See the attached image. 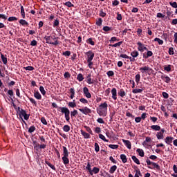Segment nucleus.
Returning a JSON list of instances; mask_svg holds the SVG:
<instances>
[{
  "mask_svg": "<svg viewBox=\"0 0 177 177\" xmlns=\"http://www.w3.org/2000/svg\"><path fill=\"white\" fill-rule=\"evenodd\" d=\"M121 45H122V41H119L115 44H109V46H111L112 48H118V46H121Z\"/></svg>",
  "mask_w": 177,
  "mask_h": 177,
  "instance_id": "obj_24",
  "label": "nucleus"
},
{
  "mask_svg": "<svg viewBox=\"0 0 177 177\" xmlns=\"http://www.w3.org/2000/svg\"><path fill=\"white\" fill-rule=\"evenodd\" d=\"M122 142L124 145L127 147V149H132V144H131V141L127 140H122Z\"/></svg>",
  "mask_w": 177,
  "mask_h": 177,
  "instance_id": "obj_12",
  "label": "nucleus"
},
{
  "mask_svg": "<svg viewBox=\"0 0 177 177\" xmlns=\"http://www.w3.org/2000/svg\"><path fill=\"white\" fill-rule=\"evenodd\" d=\"M79 111H80V112L82 113V114H84L85 115H87V114H91V113H92L91 109L86 106L84 107L83 109H79Z\"/></svg>",
  "mask_w": 177,
  "mask_h": 177,
  "instance_id": "obj_9",
  "label": "nucleus"
},
{
  "mask_svg": "<svg viewBox=\"0 0 177 177\" xmlns=\"http://www.w3.org/2000/svg\"><path fill=\"white\" fill-rule=\"evenodd\" d=\"M69 92L71 93V95H70L71 99L75 97V90L74 89V88H71L69 90Z\"/></svg>",
  "mask_w": 177,
  "mask_h": 177,
  "instance_id": "obj_18",
  "label": "nucleus"
},
{
  "mask_svg": "<svg viewBox=\"0 0 177 177\" xmlns=\"http://www.w3.org/2000/svg\"><path fill=\"white\" fill-rule=\"evenodd\" d=\"M34 131H35V127L34 126H31L29 129L28 132H29V133H32V132H34Z\"/></svg>",
  "mask_w": 177,
  "mask_h": 177,
  "instance_id": "obj_57",
  "label": "nucleus"
},
{
  "mask_svg": "<svg viewBox=\"0 0 177 177\" xmlns=\"http://www.w3.org/2000/svg\"><path fill=\"white\" fill-rule=\"evenodd\" d=\"M100 150V147H99V144H97V142H95V151L96 153H99Z\"/></svg>",
  "mask_w": 177,
  "mask_h": 177,
  "instance_id": "obj_47",
  "label": "nucleus"
},
{
  "mask_svg": "<svg viewBox=\"0 0 177 177\" xmlns=\"http://www.w3.org/2000/svg\"><path fill=\"white\" fill-rule=\"evenodd\" d=\"M39 91H40L41 95H43V96H45V95H46V91H45V88H44V86H40Z\"/></svg>",
  "mask_w": 177,
  "mask_h": 177,
  "instance_id": "obj_37",
  "label": "nucleus"
},
{
  "mask_svg": "<svg viewBox=\"0 0 177 177\" xmlns=\"http://www.w3.org/2000/svg\"><path fill=\"white\" fill-rule=\"evenodd\" d=\"M19 23L21 24V26H28V22L24 19H21Z\"/></svg>",
  "mask_w": 177,
  "mask_h": 177,
  "instance_id": "obj_49",
  "label": "nucleus"
},
{
  "mask_svg": "<svg viewBox=\"0 0 177 177\" xmlns=\"http://www.w3.org/2000/svg\"><path fill=\"white\" fill-rule=\"evenodd\" d=\"M58 111H61L64 114L65 120L67 122H70V109L67 107H58Z\"/></svg>",
  "mask_w": 177,
  "mask_h": 177,
  "instance_id": "obj_3",
  "label": "nucleus"
},
{
  "mask_svg": "<svg viewBox=\"0 0 177 177\" xmlns=\"http://www.w3.org/2000/svg\"><path fill=\"white\" fill-rule=\"evenodd\" d=\"M151 129L153 131H160V129H161V127L159 125H152L151 126Z\"/></svg>",
  "mask_w": 177,
  "mask_h": 177,
  "instance_id": "obj_33",
  "label": "nucleus"
},
{
  "mask_svg": "<svg viewBox=\"0 0 177 177\" xmlns=\"http://www.w3.org/2000/svg\"><path fill=\"white\" fill-rule=\"evenodd\" d=\"M108 77H113L114 75V72L113 71H109L106 73Z\"/></svg>",
  "mask_w": 177,
  "mask_h": 177,
  "instance_id": "obj_63",
  "label": "nucleus"
},
{
  "mask_svg": "<svg viewBox=\"0 0 177 177\" xmlns=\"http://www.w3.org/2000/svg\"><path fill=\"white\" fill-rule=\"evenodd\" d=\"M160 78L164 81V82H166V84H169V82H171V77L165 75H161Z\"/></svg>",
  "mask_w": 177,
  "mask_h": 177,
  "instance_id": "obj_11",
  "label": "nucleus"
},
{
  "mask_svg": "<svg viewBox=\"0 0 177 177\" xmlns=\"http://www.w3.org/2000/svg\"><path fill=\"white\" fill-rule=\"evenodd\" d=\"M117 171V165H113L110 168L109 173L114 174Z\"/></svg>",
  "mask_w": 177,
  "mask_h": 177,
  "instance_id": "obj_34",
  "label": "nucleus"
},
{
  "mask_svg": "<svg viewBox=\"0 0 177 177\" xmlns=\"http://www.w3.org/2000/svg\"><path fill=\"white\" fill-rule=\"evenodd\" d=\"M24 68L26 70V71H32V70H34V68L31 66L24 67Z\"/></svg>",
  "mask_w": 177,
  "mask_h": 177,
  "instance_id": "obj_60",
  "label": "nucleus"
},
{
  "mask_svg": "<svg viewBox=\"0 0 177 177\" xmlns=\"http://www.w3.org/2000/svg\"><path fill=\"white\" fill-rule=\"evenodd\" d=\"M133 93H142L143 92V89L142 88H136L132 91Z\"/></svg>",
  "mask_w": 177,
  "mask_h": 177,
  "instance_id": "obj_41",
  "label": "nucleus"
},
{
  "mask_svg": "<svg viewBox=\"0 0 177 177\" xmlns=\"http://www.w3.org/2000/svg\"><path fill=\"white\" fill-rule=\"evenodd\" d=\"M102 30L105 31V32H108V31H111L112 28L110 26H104Z\"/></svg>",
  "mask_w": 177,
  "mask_h": 177,
  "instance_id": "obj_46",
  "label": "nucleus"
},
{
  "mask_svg": "<svg viewBox=\"0 0 177 177\" xmlns=\"http://www.w3.org/2000/svg\"><path fill=\"white\" fill-rule=\"evenodd\" d=\"M80 132L84 139H91V135L89 133L85 132L84 130H80Z\"/></svg>",
  "mask_w": 177,
  "mask_h": 177,
  "instance_id": "obj_14",
  "label": "nucleus"
},
{
  "mask_svg": "<svg viewBox=\"0 0 177 177\" xmlns=\"http://www.w3.org/2000/svg\"><path fill=\"white\" fill-rule=\"evenodd\" d=\"M21 14L23 19H25L26 12H24V7L23 6H21Z\"/></svg>",
  "mask_w": 177,
  "mask_h": 177,
  "instance_id": "obj_42",
  "label": "nucleus"
},
{
  "mask_svg": "<svg viewBox=\"0 0 177 177\" xmlns=\"http://www.w3.org/2000/svg\"><path fill=\"white\" fill-rule=\"evenodd\" d=\"M1 58L3 63V64H8V58L3 55V54L1 53Z\"/></svg>",
  "mask_w": 177,
  "mask_h": 177,
  "instance_id": "obj_23",
  "label": "nucleus"
},
{
  "mask_svg": "<svg viewBox=\"0 0 177 177\" xmlns=\"http://www.w3.org/2000/svg\"><path fill=\"white\" fill-rule=\"evenodd\" d=\"M17 17H10L8 19V21H17Z\"/></svg>",
  "mask_w": 177,
  "mask_h": 177,
  "instance_id": "obj_55",
  "label": "nucleus"
},
{
  "mask_svg": "<svg viewBox=\"0 0 177 177\" xmlns=\"http://www.w3.org/2000/svg\"><path fill=\"white\" fill-rule=\"evenodd\" d=\"M156 138L158 140H160L161 139H164V134L159 131L156 133Z\"/></svg>",
  "mask_w": 177,
  "mask_h": 177,
  "instance_id": "obj_26",
  "label": "nucleus"
},
{
  "mask_svg": "<svg viewBox=\"0 0 177 177\" xmlns=\"http://www.w3.org/2000/svg\"><path fill=\"white\" fill-rule=\"evenodd\" d=\"M151 56H153V52L148 50L145 59H148V57H151Z\"/></svg>",
  "mask_w": 177,
  "mask_h": 177,
  "instance_id": "obj_56",
  "label": "nucleus"
},
{
  "mask_svg": "<svg viewBox=\"0 0 177 177\" xmlns=\"http://www.w3.org/2000/svg\"><path fill=\"white\" fill-rule=\"evenodd\" d=\"M107 102L101 103L97 109V113L100 117H106L107 115Z\"/></svg>",
  "mask_w": 177,
  "mask_h": 177,
  "instance_id": "obj_1",
  "label": "nucleus"
},
{
  "mask_svg": "<svg viewBox=\"0 0 177 177\" xmlns=\"http://www.w3.org/2000/svg\"><path fill=\"white\" fill-rule=\"evenodd\" d=\"M164 70L165 71H167V73H169V71H171V65H168L167 66H165Z\"/></svg>",
  "mask_w": 177,
  "mask_h": 177,
  "instance_id": "obj_61",
  "label": "nucleus"
},
{
  "mask_svg": "<svg viewBox=\"0 0 177 177\" xmlns=\"http://www.w3.org/2000/svg\"><path fill=\"white\" fill-rule=\"evenodd\" d=\"M63 157H62V161L64 165H67V164L70 163V160L68 159V150L67 149V147L63 146Z\"/></svg>",
  "mask_w": 177,
  "mask_h": 177,
  "instance_id": "obj_4",
  "label": "nucleus"
},
{
  "mask_svg": "<svg viewBox=\"0 0 177 177\" xmlns=\"http://www.w3.org/2000/svg\"><path fill=\"white\" fill-rule=\"evenodd\" d=\"M18 115L19 118H21V120H22L23 122H24V124H26V121L28 120V119L30 118V114H27V112L26 111V110L20 108V106H18ZM23 117L24 118V120H26V121H24V120H23Z\"/></svg>",
  "mask_w": 177,
  "mask_h": 177,
  "instance_id": "obj_2",
  "label": "nucleus"
},
{
  "mask_svg": "<svg viewBox=\"0 0 177 177\" xmlns=\"http://www.w3.org/2000/svg\"><path fill=\"white\" fill-rule=\"evenodd\" d=\"M131 57H134L135 59H136V57L139 56V52H138L137 50H133L131 53Z\"/></svg>",
  "mask_w": 177,
  "mask_h": 177,
  "instance_id": "obj_25",
  "label": "nucleus"
},
{
  "mask_svg": "<svg viewBox=\"0 0 177 177\" xmlns=\"http://www.w3.org/2000/svg\"><path fill=\"white\" fill-rule=\"evenodd\" d=\"M109 147L110 149H113V150H115V149H118V145H109Z\"/></svg>",
  "mask_w": 177,
  "mask_h": 177,
  "instance_id": "obj_58",
  "label": "nucleus"
},
{
  "mask_svg": "<svg viewBox=\"0 0 177 177\" xmlns=\"http://www.w3.org/2000/svg\"><path fill=\"white\" fill-rule=\"evenodd\" d=\"M111 93H112V99H113V100H117V88H113L111 89Z\"/></svg>",
  "mask_w": 177,
  "mask_h": 177,
  "instance_id": "obj_13",
  "label": "nucleus"
},
{
  "mask_svg": "<svg viewBox=\"0 0 177 177\" xmlns=\"http://www.w3.org/2000/svg\"><path fill=\"white\" fill-rule=\"evenodd\" d=\"M98 136L100 139H101L104 142H109V140L106 139V137L103 134H99Z\"/></svg>",
  "mask_w": 177,
  "mask_h": 177,
  "instance_id": "obj_45",
  "label": "nucleus"
},
{
  "mask_svg": "<svg viewBox=\"0 0 177 177\" xmlns=\"http://www.w3.org/2000/svg\"><path fill=\"white\" fill-rule=\"evenodd\" d=\"M87 64H88V67L92 70H95V68H93V62H92V60L90 61H87Z\"/></svg>",
  "mask_w": 177,
  "mask_h": 177,
  "instance_id": "obj_30",
  "label": "nucleus"
},
{
  "mask_svg": "<svg viewBox=\"0 0 177 177\" xmlns=\"http://www.w3.org/2000/svg\"><path fill=\"white\" fill-rule=\"evenodd\" d=\"M139 70L140 73L142 74H147V73H150V71H153V69L149 67V66L140 67Z\"/></svg>",
  "mask_w": 177,
  "mask_h": 177,
  "instance_id": "obj_7",
  "label": "nucleus"
},
{
  "mask_svg": "<svg viewBox=\"0 0 177 177\" xmlns=\"http://www.w3.org/2000/svg\"><path fill=\"white\" fill-rule=\"evenodd\" d=\"M138 45V50H139V52H145V50H148V49L147 48L146 46H145V44H142V42L138 41L137 43Z\"/></svg>",
  "mask_w": 177,
  "mask_h": 177,
  "instance_id": "obj_8",
  "label": "nucleus"
},
{
  "mask_svg": "<svg viewBox=\"0 0 177 177\" xmlns=\"http://www.w3.org/2000/svg\"><path fill=\"white\" fill-rule=\"evenodd\" d=\"M120 159L122 160L123 164H125L127 161H128V159L127 158V156H125V154H121Z\"/></svg>",
  "mask_w": 177,
  "mask_h": 177,
  "instance_id": "obj_28",
  "label": "nucleus"
},
{
  "mask_svg": "<svg viewBox=\"0 0 177 177\" xmlns=\"http://www.w3.org/2000/svg\"><path fill=\"white\" fill-rule=\"evenodd\" d=\"M84 55L86 56V62L93 60V58L95 57V53L92 50H88L84 53Z\"/></svg>",
  "mask_w": 177,
  "mask_h": 177,
  "instance_id": "obj_6",
  "label": "nucleus"
},
{
  "mask_svg": "<svg viewBox=\"0 0 177 177\" xmlns=\"http://www.w3.org/2000/svg\"><path fill=\"white\" fill-rule=\"evenodd\" d=\"M117 41H120V39H117L115 37H113L111 38V39L109 40V42L111 44H113V42H115Z\"/></svg>",
  "mask_w": 177,
  "mask_h": 177,
  "instance_id": "obj_51",
  "label": "nucleus"
},
{
  "mask_svg": "<svg viewBox=\"0 0 177 177\" xmlns=\"http://www.w3.org/2000/svg\"><path fill=\"white\" fill-rule=\"evenodd\" d=\"M64 132H70V126L66 124L63 127Z\"/></svg>",
  "mask_w": 177,
  "mask_h": 177,
  "instance_id": "obj_44",
  "label": "nucleus"
},
{
  "mask_svg": "<svg viewBox=\"0 0 177 177\" xmlns=\"http://www.w3.org/2000/svg\"><path fill=\"white\" fill-rule=\"evenodd\" d=\"M172 140H174V137L167 136L165 139V142L167 145H171V143H172Z\"/></svg>",
  "mask_w": 177,
  "mask_h": 177,
  "instance_id": "obj_16",
  "label": "nucleus"
},
{
  "mask_svg": "<svg viewBox=\"0 0 177 177\" xmlns=\"http://www.w3.org/2000/svg\"><path fill=\"white\" fill-rule=\"evenodd\" d=\"M8 95H9V97H12V96H13V90H8L7 92Z\"/></svg>",
  "mask_w": 177,
  "mask_h": 177,
  "instance_id": "obj_64",
  "label": "nucleus"
},
{
  "mask_svg": "<svg viewBox=\"0 0 177 177\" xmlns=\"http://www.w3.org/2000/svg\"><path fill=\"white\" fill-rule=\"evenodd\" d=\"M34 97L35 99H37V100H41V99H42V95H41V93H39L38 91H35L34 93Z\"/></svg>",
  "mask_w": 177,
  "mask_h": 177,
  "instance_id": "obj_19",
  "label": "nucleus"
},
{
  "mask_svg": "<svg viewBox=\"0 0 177 177\" xmlns=\"http://www.w3.org/2000/svg\"><path fill=\"white\" fill-rule=\"evenodd\" d=\"M118 95L120 96V97H124V96H127V93L124 91V89L121 88L118 92Z\"/></svg>",
  "mask_w": 177,
  "mask_h": 177,
  "instance_id": "obj_21",
  "label": "nucleus"
},
{
  "mask_svg": "<svg viewBox=\"0 0 177 177\" xmlns=\"http://www.w3.org/2000/svg\"><path fill=\"white\" fill-rule=\"evenodd\" d=\"M77 80L80 82H82V81H84V75H82V73H79V74L77 75Z\"/></svg>",
  "mask_w": 177,
  "mask_h": 177,
  "instance_id": "obj_36",
  "label": "nucleus"
},
{
  "mask_svg": "<svg viewBox=\"0 0 177 177\" xmlns=\"http://www.w3.org/2000/svg\"><path fill=\"white\" fill-rule=\"evenodd\" d=\"M68 107H71L74 109V107H77V104L75 103V100H73V102H69L68 104Z\"/></svg>",
  "mask_w": 177,
  "mask_h": 177,
  "instance_id": "obj_20",
  "label": "nucleus"
},
{
  "mask_svg": "<svg viewBox=\"0 0 177 177\" xmlns=\"http://www.w3.org/2000/svg\"><path fill=\"white\" fill-rule=\"evenodd\" d=\"M45 163L50 167V168H51V169H53V171H56V167H55V165H52V163L49 162V161L46 160Z\"/></svg>",
  "mask_w": 177,
  "mask_h": 177,
  "instance_id": "obj_27",
  "label": "nucleus"
},
{
  "mask_svg": "<svg viewBox=\"0 0 177 177\" xmlns=\"http://www.w3.org/2000/svg\"><path fill=\"white\" fill-rule=\"evenodd\" d=\"M59 20L58 19H55L54 21L53 27H57V26H59Z\"/></svg>",
  "mask_w": 177,
  "mask_h": 177,
  "instance_id": "obj_62",
  "label": "nucleus"
},
{
  "mask_svg": "<svg viewBox=\"0 0 177 177\" xmlns=\"http://www.w3.org/2000/svg\"><path fill=\"white\" fill-rule=\"evenodd\" d=\"M137 153H138V156L140 157H145V151L142 149H137L136 150Z\"/></svg>",
  "mask_w": 177,
  "mask_h": 177,
  "instance_id": "obj_22",
  "label": "nucleus"
},
{
  "mask_svg": "<svg viewBox=\"0 0 177 177\" xmlns=\"http://www.w3.org/2000/svg\"><path fill=\"white\" fill-rule=\"evenodd\" d=\"M84 128H85L86 131L90 133V135H93V133L92 131V129L91 127L88 126H84Z\"/></svg>",
  "mask_w": 177,
  "mask_h": 177,
  "instance_id": "obj_40",
  "label": "nucleus"
},
{
  "mask_svg": "<svg viewBox=\"0 0 177 177\" xmlns=\"http://www.w3.org/2000/svg\"><path fill=\"white\" fill-rule=\"evenodd\" d=\"M65 6H67L68 8H73L74 7V4L71 3V1H66L64 3Z\"/></svg>",
  "mask_w": 177,
  "mask_h": 177,
  "instance_id": "obj_48",
  "label": "nucleus"
},
{
  "mask_svg": "<svg viewBox=\"0 0 177 177\" xmlns=\"http://www.w3.org/2000/svg\"><path fill=\"white\" fill-rule=\"evenodd\" d=\"M86 43L89 44V45H91L92 46H94L95 45V41H93V39H92V37L88 38L86 40Z\"/></svg>",
  "mask_w": 177,
  "mask_h": 177,
  "instance_id": "obj_32",
  "label": "nucleus"
},
{
  "mask_svg": "<svg viewBox=\"0 0 177 177\" xmlns=\"http://www.w3.org/2000/svg\"><path fill=\"white\" fill-rule=\"evenodd\" d=\"M91 163L87 162V165L86 167V169H87V171H88L89 174H92V168L91 167Z\"/></svg>",
  "mask_w": 177,
  "mask_h": 177,
  "instance_id": "obj_43",
  "label": "nucleus"
},
{
  "mask_svg": "<svg viewBox=\"0 0 177 177\" xmlns=\"http://www.w3.org/2000/svg\"><path fill=\"white\" fill-rule=\"evenodd\" d=\"M133 161H134L136 162V164H137L138 165H140V161H139V159H138V158H136V156H133L131 157Z\"/></svg>",
  "mask_w": 177,
  "mask_h": 177,
  "instance_id": "obj_35",
  "label": "nucleus"
},
{
  "mask_svg": "<svg viewBox=\"0 0 177 177\" xmlns=\"http://www.w3.org/2000/svg\"><path fill=\"white\" fill-rule=\"evenodd\" d=\"M152 165L153 167V168L152 169L151 167H148V168H149V169H158V171H160V169H161V167H160V165H158V164L153 162Z\"/></svg>",
  "mask_w": 177,
  "mask_h": 177,
  "instance_id": "obj_15",
  "label": "nucleus"
},
{
  "mask_svg": "<svg viewBox=\"0 0 177 177\" xmlns=\"http://www.w3.org/2000/svg\"><path fill=\"white\" fill-rule=\"evenodd\" d=\"M154 41L158 42V45H162L164 44V41L158 37H156Z\"/></svg>",
  "mask_w": 177,
  "mask_h": 177,
  "instance_id": "obj_31",
  "label": "nucleus"
},
{
  "mask_svg": "<svg viewBox=\"0 0 177 177\" xmlns=\"http://www.w3.org/2000/svg\"><path fill=\"white\" fill-rule=\"evenodd\" d=\"M87 78V84H88V85L93 84V82H92V78H91V75H88Z\"/></svg>",
  "mask_w": 177,
  "mask_h": 177,
  "instance_id": "obj_52",
  "label": "nucleus"
},
{
  "mask_svg": "<svg viewBox=\"0 0 177 177\" xmlns=\"http://www.w3.org/2000/svg\"><path fill=\"white\" fill-rule=\"evenodd\" d=\"M77 114H78V111L77 110H73V111H71V118L75 117V115H77Z\"/></svg>",
  "mask_w": 177,
  "mask_h": 177,
  "instance_id": "obj_39",
  "label": "nucleus"
},
{
  "mask_svg": "<svg viewBox=\"0 0 177 177\" xmlns=\"http://www.w3.org/2000/svg\"><path fill=\"white\" fill-rule=\"evenodd\" d=\"M169 5H170V6H171L172 8H174L175 9L177 8V3H176V1L170 2Z\"/></svg>",
  "mask_w": 177,
  "mask_h": 177,
  "instance_id": "obj_54",
  "label": "nucleus"
},
{
  "mask_svg": "<svg viewBox=\"0 0 177 177\" xmlns=\"http://www.w3.org/2000/svg\"><path fill=\"white\" fill-rule=\"evenodd\" d=\"M173 170H174V174H172V176L173 177H177V166H176V165H174Z\"/></svg>",
  "mask_w": 177,
  "mask_h": 177,
  "instance_id": "obj_38",
  "label": "nucleus"
},
{
  "mask_svg": "<svg viewBox=\"0 0 177 177\" xmlns=\"http://www.w3.org/2000/svg\"><path fill=\"white\" fill-rule=\"evenodd\" d=\"M149 142H151V138L146 137L145 140L142 143V145L147 146V143H149Z\"/></svg>",
  "mask_w": 177,
  "mask_h": 177,
  "instance_id": "obj_29",
  "label": "nucleus"
},
{
  "mask_svg": "<svg viewBox=\"0 0 177 177\" xmlns=\"http://www.w3.org/2000/svg\"><path fill=\"white\" fill-rule=\"evenodd\" d=\"M102 23H103V20H102V18H99L98 20L96 21L97 26H102Z\"/></svg>",
  "mask_w": 177,
  "mask_h": 177,
  "instance_id": "obj_59",
  "label": "nucleus"
},
{
  "mask_svg": "<svg viewBox=\"0 0 177 177\" xmlns=\"http://www.w3.org/2000/svg\"><path fill=\"white\" fill-rule=\"evenodd\" d=\"M156 17H158V19H164V17H165V15H163L161 12H158L156 15Z\"/></svg>",
  "mask_w": 177,
  "mask_h": 177,
  "instance_id": "obj_53",
  "label": "nucleus"
},
{
  "mask_svg": "<svg viewBox=\"0 0 177 177\" xmlns=\"http://www.w3.org/2000/svg\"><path fill=\"white\" fill-rule=\"evenodd\" d=\"M100 171V169L95 167L93 168V169H91V173H90V175H93V174H99V171Z\"/></svg>",
  "mask_w": 177,
  "mask_h": 177,
  "instance_id": "obj_17",
  "label": "nucleus"
},
{
  "mask_svg": "<svg viewBox=\"0 0 177 177\" xmlns=\"http://www.w3.org/2000/svg\"><path fill=\"white\" fill-rule=\"evenodd\" d=\"M83 93L84 96L87 97V99H91V97H92V95L91 94V93H89V89L88 88V87H84Z\"/></svg>",
  "mask_w": 177,
  "mask_h": 177,
  "instance_id": "obj_10",
  "label": "nucleus"
},
{
  "mask_svg": "<svg viewBox=\"0 0 177 177\" xmlns=\"http://www.w3.org/2000/svg\"><path fill=\"white\" fill-rule=\"evenodd\" d=\"M46 44H49L50 45H59V41H57V39H56L55 37H53V36H45L44 37Z\"/></svg>",
  "mask_w": 177,
  "mask_h": 177,
  "instance_id": "obj_5",
  "label": "nucleus"
},
{
  "mask_svg": "<svg viewBox=\"0 0 177 177\" xmlns=\"http://www.w3.org/2000/svg\"><path fill=\"white\" fill-rule=\"evenodd\" d=\"M136 82L137 84H139V82H140V74H139V73L136 75Z\"/></svg>",
  "mask_w": 177,
  "mask_h": 177,
  "instance_id": "obj_50",
  "label": "nucleus"
}]
</instances>
